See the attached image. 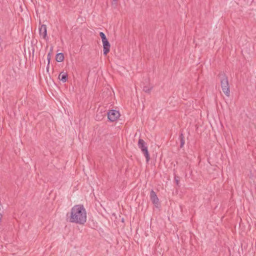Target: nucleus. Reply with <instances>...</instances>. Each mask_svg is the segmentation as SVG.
<instances>
[{"label": "nucleus", "mask_w": 256, "mask_h": 256, "mask_svg": "<svg viewBox=\"0 0 256 256\" xmlns=\"http://www.w3.org/2000/svg\"><path fill=\"white\" fill-rule=\"evenodd\" d=\"M66 216L68 220L72 223L84 224L86 221V210L82 204L74 206Z\"/></svg>", "instance_id": "nucleus-1"}, {"label": "nucleus", "mask_w": 256, "mask_h": 256, "mask_svg": "<svg viewBox=\"0 0 256 256\" xmlns=\"http://www.w3.org/2000/svg\"><path fill=\"white\" fill-rule=\"evenodd\" d=\"M218 76L220 78V86L223 92L227 96H230V88L228 76L222 72H220Z\"/></svg>", "instance_id": "nucleus-2"}, {"label": "nucleus", "mask_w": 256, "mask_h": 256, "mask_svg": "<svg viewBox=\"0 0 256 256\" xmlns=\"http://www.w3.org/2000/svg\"><path fill=\"white\" fill-rule=\"evenodd\" d=\"M138 146L141 150L142 152L144 154L146 162H148L150 160V156L148 152V146L145 142L141 138H140L138 141Z\"/></svg>", "instance_id": "nucleus-3"}, {"label": "nucleus", "mask_w": 256, "mask_h": 256, "mask_svg": "<svg viewBox=\"0 0 256 256\" xmlns=\"http://www.w3.org/2000/svg\"><path fill=\"white\" fill-rule=\"evenodd\" d=\"M108 115V118L110 122H114L120 117L119 112L116 110H112L108 112H104V115Z\"/></svg>", "instance_id": "nucleus-4"}, {"label": "nucleus", "mask_w": 256, "mask_h": 256, "mask_svg": "<svg viewBox=\"0 0 256 256\" xmlns=\"http://www.w3.org/2000/svg\"><path fill=\"white\" fill-rule=\"evenodd\" d=\"M150 199L152 204L156 207L158 208L160 205L159 199L158 198L156 193L154 190H152L150 192Z\"/></svg>", "instance_id": "nucleus-5"}, {"label": "nucleus", "mask_w": 256, "mask_h": 256, "mask_svg": "<svg viewBox=\"0 0 256 256\" xmlns=\"http://www.w3.org/2000/svg\"><path fill=\"white\" fill-rule=\"evenodd\" d=\"M39 34L40 36L44 40L48 38L46 26V24H42L39 28Z\"/></svg>", "instance_id": "nucleus-6"}, {"label": "nucleus", "mask_w": 256, "mask_h": 256, "mask_svg": "<svg viewBox=\"0 0 256 256\" xmlns=\"http://www.w3.org/2000/svg\"><path fill=\"white\" fill-rule=\"evenodd\" d=\"M104 47V54L106 56V54L110 52V45L108 40H106L105 42H102Z\"/></svg>", "instance_id": "nucleus-7"}, {"label": "nucleus", "mask_w": 256, "mask_h": 256, "mask_svg": "<svg viewBox=\"0 0 256 256\" xmlns=\"http://www.w3.org/2000/svg\"><path fill=\"white\" fill-rule=\"evenodd\" d=\"M58 79L63 82H66L68 80V74L64 72L60 73L58 76Z\"/></svg>", "instance_id": "nucleus-8"}, {"label": "nucleus", "mask_w": 256, "mask_h": 256, "mask_svg": "<svg viewBox=\"0 0 256 256\" xmlns=\"http://www.w3.org/2000/svg\"><path fill=\"white\" fill-rule=\"evenodd\" d=\"M64 55L63 53H58L56 56V60L58 62H62L64 60Z\"/></svg>", "instance_id": "nucleus-9"}, {"label": "nucleus", "mask_w": 256, "mask_h": 256, "mask_svg": "<svg viewBox=\"0 0 256 256\" xmlns=\"http://www.w3.org/2000/svg\"><path fill=\"white\" fill-rule=\"evenodd\" d=\"M180 148H183L185 141H184V137L182 133H181L180 136Z\"/></svg>", "instance_id": "nucleus-10"}, {"label": "nucleus", "mask_w": 256, "mask_h": 256, "mask_svg": "<svg viewBox=\"0 0 256 256\" xmlns=\"http://www.w3.org/2000/svg\"><path fill=\"white\" fill-rule=\"evenodd\" d=\"M105 116L106 115H104V114H102V112H98V111L96 116V119L98 120H100L103 118L104 116Z\"/></svg>", "instance_id": "nucleus-11"}, {"label": "nucleus", "mask_w": 256, "mask_h": 256, "mask_svg": "<svg viewBox=\"0 0 256 256\" xmlns=\"http://www.w3.org/2000/svg\"><path fill=\"white\" fill-rule=\"evenodd\" d=\"M152 86H151L150 87H148V86H144L143 88V90L146 92V93H148V94H150L152 90Z\"/></svg>", "instance_id": "nucleus-12"}, {"label": "nucleus", "mask_w": 256, "mask_h": 256, "mask_svg": "<svg viewBox=\"0 0 256 256\" xmlns=\"http://www.w3.org/2000/svg\"><path fill=\"white\" fill-rule=\"evenodd\" d=\"M100 38H102V42H105L106 40H108L105 34L102 32H100Z\"/></svg>", "instance_id": "nucleus-13"}, {"label": "nucleus", "mask_w": 256, "mask_h": 256, "mask_svg": "<svg viewBox=\"0 0 256 256\" xmlns=\"http://www.w3.org/2000/svg\"><path fill=\"white\" fill-rule=\"evenodd\" d=\"M50 58H51V54H50V52H48V56H47V58H48V66L50 64ZM48 67V66H47V68Z\"/></svg>", "instance_id": "nucleus-14"}, {"label": "nucleus", "mask_w": 256, "mask_h": 256, "mask_svg": "<svg viewBox=\"0 0 256 256\" xmlns=\"http://www.w3.org/2000/svg\"><path fill=\"white\" fill-rule=\"evenodd\" d=\"M174 180L177 185H178L179 181H180V178L178 176H174Z\"/></svg>", "instance_id": "nucleus-15"}, {"label": "nucleus", "mask_w": 256, "mask_h": 256, "mask_svg": "<svg viewBox=\"0 0 256 256\" xmlns=\"http://www.w3.org/2000/svg\"><path fill=\"white\" fill-rule=\"evenodd\" d=\"M117 1H118V0H112V2H114L116 4Z\"/></svg>", "instance_id": "nucleus-16"}, {"label": "nucleus", "mask_w": 256, "mask_h": 256, "mask_svg": "<svg viewBox=\"0 0 256 256\" xmlns=\"http://www.w3.org/2000/svg\"><path fill=\"white\" fill-rule=\"evenodd\" d=\"M52 47L50 48V52H50V54H52Z\"/></svg>", "instance_id": "nucleus-17"}]
</instances>
